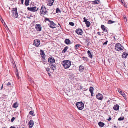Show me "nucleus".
<instances>
[{"label": "nucleus", "mask_w": 128, "mask_h": 128, "mask_svg": "<svg viewBox=\"0 0 128 128\" xmlns=\"http://www.w3.org/2000/svg\"><path fill=\"white\" fill-rule=\"evenodd\" d=\"M82 58L83 59V60H84V61H86V62L88 61V60L87 58L83 56Z\"/></svg>", "instance_id": "nucleus-36"}, {"label": "nucleus", "mask_w": 128, "mask_h": 128, "mask_svg": "<svg viewBox=\"0 0 128 128\" xmlns=\"http://www.w3.org/2000/svg\"><path fill=\"white\" fill-rule=\"evenodd\" d=\"M68 46H66L65 48H64V52L66 51L67 49L68 48Z\"/></svg>", "instance_id": "nucleus-43"}, {"label": "nucleus", "mask_w": 128, "mask_h": 128, "mask_svg": "<svg viewBox=\"0 0 128 128\" xmlns=\"http://www.w3.org/2000/svg\"><path fill=\"white\" fill-rule=\"evenodd\" d=\"M120 1L121 2L122 4H124V6L126 5V4L124 2V0H118Z\"/></svg>", "instance_id": "nucleus-38"}, {"label": "nucleus", "mask_w": 128, "mask_h": 128, "mask_svg": "<svg viewBox=\"0 0 128 128\" xmlns=\"http://www.w3.org/2000/svg\"><path fill=\"white\" fill-rule=\"evenodd\" d=\"M1 19H0V20L2 21V23H3V22H4V23L5 24V23L4 22V21L3 20V19L2 18H1Z\"/></svg>", "instance_id": "nucleus-49"}, {"label": "nucleus", "mask_w": 128, "mask_h": 128, "mask_svg": "<svg viewBox=\"0 0 128 128\" xmlns=\"http://www.w3.org/2000/svg\"><path fill=\"white\" fill-rule=\"evenodd\" d=\"M49 66L51 68V69H52L53 70H55L56 68V66L54 64H50Z\"/></svg>", "instance_id": "nucleus-16"}, {"label": "nucleus", "mask_w": 128, "mask_h": 128, "mask_svg": "<svg viewBox=\"0 0 128 128\" xmlns=\"http://www.w3.org/2000/svg\"><path fill=\"white\" fill-rule=\"evenodd\" d=\"M30 0H25V4L26 6H28L29 5V2Z\"/></svg>", "instance_id": "nucleus-30"}, {"label": "nucleus", "mask_w": 128, "mask_h": 128, "mask_svg": "<svg viewBox=\"0 0 128 128\" xmlns=\"http://www.w3.org/2000/svg\"><path fill=\"white\" fill-rule=\"evenodd\" d=\"M62 64L63 66L64 67V60L62 61Z\"/></svg>", "instance_id": "nucleus-51"}, {"label": "nucleus", "mask_w": 128, "mask_h": 128, "mask_svg": "<svg viewBox=\"0 0 128 128\" xmlns=\"http://www.w3.org/2000/svg\"><path fill=\"white\" fill-rule=\"evenodd\" d=\"M64 43L67 44H70V42L69 39H66L64 40Z\"/></svg>", "instance_id": "nucleus-18"}, {"label": "nucleus", "mask_w": 128, "mask_h": 128, "mask_svg": "<svg viewBox=\"0 0 128 128\" xmlns=\"http://www.w3.org/2000/svg\"><path fill=\"white\" fill-rule=\"evenodd\" d=\"M93 4H98L100 3V1L98 0H96L92 1Z\"/></svg>", "instance_id": "nucleus-22"}, {"label": "nucleus", "mask_w": 128, "mask_h": 128, "mask_svg": "<svg viewBox=\"0 0 128 128\" xmlns=\"http://www.w3.org/2000/svg\"><path fill=\"white\" fill-rule=\"evenodd\" d=\"M115 48L117 51H120L124 49V47L120 43H117L115 46Z\"/></svg>", "instance_id": "nucleus-1"}, {"label": "nucleus", "mask_w": 128, "mask_h": 128, "mask_svg": "<svg viewBox=\"0 0 128 128\" xmlns=\"http://www.w3.org/2000/svg\"><path fill=\"white\" fill-rule=\"evenodd\" d=\"M16 76H17V77L18 78V79H19V74H18V73H17L16 74Z\"/></svg>", "instance_id": "nucleus-50"}, {"label": "nucleus", "mask_w": 128, "mask_h": 128, "mask_svg": "<svg viewBox=\"0 0 128 128\" xmlns=\"http://www.w3.org/2000/svg\"><path fill=\"white\" fill-rule=\"evenodd\" d=\"M6 86L8 87H10L11 86V83L9 82L7 83L6 84H5Z\"/></svg>", "instance_id": "nucleus-25"}, {"label": "nucleus", "mask_w": 128, "mask_h": 128, "mask_svg": "<svg viewBox=\"0 0 128 128\" xmlns=\"http://www.w3.org/2000/svg\"><path fill=\"white\" fill-rule=\"evenodd\" d=\"M23 2H24V0H21V3L22 4H23Z\"/></svg>", "instance_id": "nucleus-53"}, {"label": "nucleus", "mask_w": 128, "mask_h": 128, "mask_svg": "<svg viewBox=\"0 0 128 128\" xmlns=\"http://www.w3.org/2000/svg\"><path fill=\"white\" fill-rule=\"evenodd\" d=\"M48 62L51 64H53L55 62V60L52 57H50L48 58Z\"/></svg>", "instance_id": "nucleus-12"}, {"label": "nucleus", "mask_w": 128, "mask_h": 128, "mask_svg": "<svg viewBox=\"0 0 128 128\" xmlns=\"http://www.w3.org/2000/svg\"><path fill=\"white\" fill-rule=\"evenodd\" d=\"M101 28L104 32H107V30L106 29V27L103 25H102L101 26Z\"/></svg>", "instance_id": "nucleus-17"}, {"label": "nucleus", "mask_w": 128, "mask_h": 128, "mask_svg": "<svg viewBox=\"0 0 128 128\" xmlns=\"http://www.w3.org/2000/svg\"><path fill=\"white\" fill-rule=\"evenodd\" d=\"M15 42H14V44H15Z\"/></svg>", "instance_id": "nucleus-62"}, {"label": "nucleus", "mask_w": 128, "mask_h": 128, "mask_svg": "<svg viewBox=\"0 0 128 128\" xmlns=\"http://www.w3.org/2000/svg\"><path fill=\"white\" fill-rule=\"evenodd\" d=\"M124 116L122 117H120L118 119V120H123L124 119Z\"/></svg>", "instance_id": "nucleus-37"}, {"label": "nucleus", "mask_w": 128, "mask_h": 128, "mask_svg": "<svg viewBox=\"0 0 128 128\" xmlns=\"http://www.w3.org/2000/svg\"><path fill=\"white\" fill-rule=\"evenodd\" d=\"M118 90L120 93L123 96L124 98L126 100V97L125 93L124 92H122L121 91H120V90Z\"/></svg>", "instance_id": "nucleus-14"}, {"label": "nucleus", "mask_w": 128, "mask_h": 128, "mask_svg": "<svg viewBox=\"0 0 128 128\" xmlns=\"http://www.w3.org/2000/svg\"><path fill=\"white\" fill-rule=\"evenodd\" d=\"M85 39L86 41L87 42L89 43L90 41V39L88 37H85Z\"/></svg>", "instance_id": "nucleus-26"}, {"label": "nucleus", "mask_w": 128, "mask_h": 128, "mask_svg": "<svg viewBox=\"0 0 128 128\" xmlns=\"http://www.w3.org/2000/svg\"><path fill=\"white\" fill-rule=\"evenodd\" d=\"M18 106V105L16 102L14 103L13 104L12 107L13 108H16Z\"/></svg>", "instance_id": "nucleus-29"}, {"label": "nucleus", "mask_w": 128, "mask_h": 128, "mask_svg": "<svg viewBox=\"0 0 128 128\" xmlns=\"http://www.w3.org/2000/svg\"><path fill=\"white\" fill-rule=\"evenodd\" d=\"M40 12L42 14H46V8L44 6H42L40 9Z\"/></svg>", "instance_id": "nucleus-4"}, {"label": "nucleus", "mask_w": 128, "mask_h": 128, "mask_svg": "<svg viewBox=\"0 0 128 128\" xmlns=\"http://www.w3.org/2000/svg\"><path fill=\"white\" fill-rule=\"evenodd\" d=\"M40 41L39 40H36L34 41V44L38 47L40 44Z\"/></svg>", "instance_id": "nucleus-8"}, {"label": "nucleus", "mask_w": 128, "mask_h": 128, "mask_svg": "<svg viewBox=\"0 0 128 128\" xmlns=\"http://www.w3.org/2000/svg\"><path fill=\"white\" fill-rule=\"evenodd\" d=\"M15 118H14V117L12 118L11 119V121H10L11 122H13L14 121V120H15Z\"/></svg>", "instance_id": "nucleus-41"}, {"label": "nucleus", "mask_w": 128, "mask_h": 128, "mask_svg": "<svg viewBox=\"0 0 128 128\" xmlns=\"http://www.w3.org/2000/svg\"><path fill=\"white\" fill-rule=\"evenodd\" d=\"M84 22H86L88 21H87V20L86 19L85 17H84L83 18Z\"/></svg>", "instance_id": "nucleus-46"}, {"label": "nucleus", "mask_w": 128, "mask_h": 128, "mask_svg": "<svg viewBox=\"0 0 128 128\" xmlns=\"http://www.w3.org/2000/svg\"><path fill=\"white\" fill-rule=\"evenodd\" d=\"M128 55V53L126 52H124L123 53L122 57L123 58L126 57Z\"/></svg>", "instance_id": "nucleus-23"}, {"label": "nucleus", "mask_w": 128, "mask_h": 128, "mask_svg": "<svg viewBox=\"0 0 128 128\" xmlns=\"http://www.w3.org/2000/svg\"><path fill=\"white\" fill-rule=\"evenodd\" d=\"M86 26L89 27L90 24V22L88 21L86 22H85Z\"/></svg>", "instance_id": "nucleus-28"}, {"label": "nucleus", "mask_w": 128, "mask_h": 128, "mask_svg": "<svg viewBox=\"0 0 128 128\" xmlns=\"http://www.w3.org/2000/svg\"><path fill=\"white\" fill-rule=\"evenodd\" d=\"M28 125L30 128H32L34 125V121L32 120H30L28 122Z\"/></svg>", "instance_id": "nucleus-13"}, {"label": "nucleus", "mask_w": 128, "mask_h": 128, "mask_svg": "<svg viewBox=\"0 0 128 128\" xmlns=\"http://www.w3.org/2000/svg\"><path fill=\"white\" fill-rule=\"evenodd\" d=\"M10 128H16L15 126H11Z\"/></svg>", "instance_id": "nucleus-55"}, {"label": "nucleus", "mask_w": 128, "mask_h": 128, "mask_svg": "<svg viewBox=\"0 0 128 128\" xmlns=\"http://www.w3.org/2000/svg\"><path fill=\"white\" fill-rule=\"evenodd\" d=\"M35 28L36 30L38 31H40L42 30L41 26L39 24H36L35 25Z\"/></svg>", "instance_id": "nucleus-9"}, {"label": "nucleus", "mask_w": 128, "mask_h": 128, "mask_svg": "<svg viewBox=\"0 0 128 128\" xmlns=\"http://www.w3.org/2000/svg\"><path fill=\"white\" fill-rule=\"evenodd\" d=\"M56 12L58 13H60V12L61 11L59 9L57 8L56 9Z\"/></svg>", "instance_id": "nucleus-35"}, {"label": "nucleus", "mask_w": 128, "mask_h": 128, "mask_svg": "<svg viewBox=\"0 0 128 128\" xmlns=\"http://www.w3.org/2000/svg\"><path fill=\"white\" fill-rule=\"evenodd\" d=\"M46 60L45 58H42V62H45V60Z\"/></svg>", "instance_id": "nucleus-45"}, {"label": "nucleus", "mask_w": 128, "mask_h": 128, "mask_svg": "<svg viewBox=\"0 0 128 128\" xmlns=\"http://www.w3.org/2000/svg\"><path fill=\"white\" fill-rule=\"evenodd\" d=\"M45 55H43V56H42V58H45V57H44V56Z\"/></svg>", "instance_id": "nucleus-52"}, {"label": "nucleus", "mask_w": 128, "mask_h": 128, "mask_svg": "<svg viewBox=\"0 0 128 128\" xmlns=\"http://www.w3.org/2000/svg\"><path fill=\"white\" fill-rule=\"evenodd\" d=\"M69 24L72 26H73L74 25V24L72 22H70L69 23Z\"/></svg>", "instance_id": "nucleus-40"}, {"label": "nucleus", "mask_w": 128, "mask_h": 128, "mask_svg": "<svg viewBox=\"0 0 128 128\" xmlns=\"http://www.w3.org/2000/svg\"><path fill=\"white\" fill-rule=\"evenodd\" d=\"M12 16L14 18L18 17V14L17 11V8L14 10L12 12Z\"/></svg>", "instance_id": "nucleus-5"}, {"label": "nucleus", "mask_w": 128, "mask_h": 128, "mask_svg": "<svg viewBox=\"0 0 128 128\" xmlns=\"http://www.w3.org/2000/svg\"><path fill=\"white\" fill-rule=\"evenodd\" d=\"M76 106L78 109L82 110L84 107V104L82 102H77Z\"/></svg>", "instance_id": "nucleus-2"}, {"label": "nucleus", "mask_w": 128, "mask_h": 128, "mask_svg": "<svg viewBox=\"0 0 128 128\" xmlns=\"http://www.w3.org/2000/svg\"><path fill=\"white\" fill-rule=\"evenodd\" d=\"M90 58H92V56L90 52V50H88L87 52Z\"/></svg>", "instance_id": "nucleus-27"}, {"label": "nucleus", "mask_w": 128, "mask_h": 128, "mask_svg": "<svg viewBox=\"0 0 128 128\" xmlns=\"http://www.w3.org/2000/svg\"><path fill=\"white\" fill-rule=\"evenodd\" d=\"M98 124L100 126L102 127L103 126L104 124L101 122H100L98 123Z\"/></svg>", "instance_id": "nucleus-24"}, {"label": "nucleus", "mask_w": 128, "mask_h": 128, "mask_svg": "<svg viewBox=\"0 0 128 128\" xmlns=\"http://www.w3.org/2000/svg\"><path fill=\"white\" fill-rule=\"evenodd\" d=\"M29 113L30 115L32 116H34L35 115V114H34V112L33 111L31 110L30 111Z\"/></svg>", "instance_id": "nucleus-31"}, {"label": "nucleus", "mask_w": 128, "mask_h": 128, "mask_svg": "<svg viewBox=\"0 0 128 128\" xmlns=\"http://www.w3.org/2000/svg\"><path fill=\"white\" fill-rule=\"evenodd\" d=\"M108 42V41L106 40V42H104V43L103 44V45H106Z\"/></svg>", "instance_id": "nucleus-42"}, {"label": "nucleus", "mask_w": 128, "mask_h": 128, "mask_svg": "<svg viewBox=\"0 0 128 128\" xmlns=\"http://www.w3.org/2000/svg\"><path fill=\"white\" fill-rule=\"evenodd\" d=\"M15 44H16V42L15 43Z\"/></svg>", "instance_id": "nucleus-61"}, {"label": "nucleus", "mask_w": 128, "mask_h": 128, "mask_svg": "<svg viewBox=\"0 0 128 128\" xmlns=\"http://www.w3.org/2000/svg\"><path fill=\"white\" fill-rule=\"evenodd\" d=\"M97 34H98V35L100 36L101 34H100V32H98L97 33Z\"/></svg>", "instance_id": "nucleus-54"}, {"label": "nucleus", "mask_w": 128, "mask_h": 128, "mask_svg": "<svg viewBox=\"0 0 128 128\" xmlns=\"http://www.w3.org/2000/svg\"><path fill=\"white\" fill-rule=\"evenodd\" d=\"M93 90L94 88L92 87H91L90 88L89 91L91 93V95L92 96H93Z\"/></svg>", "instance_id": "nucleus-20"}, {"label": "nucleus", "mask_w": 128, "mask_h": 128, "mask_svg": "<svg viewBox=\"0 0 128 128\" xmlns=\"http://www.w3.org/2000/svg\"><path fill=\"white\" fill-rule=\"evenodd\" d=\"M124 19V20H125V22H127V19L126 16H123Z\"/></svg>", "instance_id": "nucleus-39"}, {"label": "nucleus", "mask_w": 128, "mask_h": 128, "mask_svg": "<svg viewBox=\"0 0 128 128\" xmlns=\"http://www.w3.org/2000/svg\"><path fill=\"white\" fill-rule=\"evenodd\" d=\"M62 52H64V49L62 51Z\"/></svg>", "instance_id": "nucleus-57"}, {"label": "nucleus", "mask_w": 128, "mask_h": 128, "mask_svg": "<svg viewBox=\"0 0 128 128\" xmlns=\"http://www.w3.org/2000/svg\"><path fill=\"white\" fill-rule=\"evenodd\" d=\"M3 87V85L2 84V86L1 87V89H2V88Z\"/></svg>", "instance_id": "nucleus-56"}, {"label": "nucleus", "mask_w": 128, "mask_h": 128, "mask_svg": "<svg viewBox=\"0 0 128 128\" xmlns=\"http://www.w3.org/2000/svg\"><path fill=\"white\" fill-rule=\"evenodd\" d=\"M38 8H36V6L31 8L28 7L27 8V9L28 10L32 12H36L38 10Z\"/></svg>", "instance_id": "nucleus-6"}, {"label": "nucleus", "mask_w": 128, "mask_h": 128, "mask_svg": "<svg viewBox=\"0 0 128 128\" xmlns=\"http://www.w3.org/2000/svg\"><path fill=\"white\" fill-rule=\"evenodd\" d=\"M115 22L114 21H112L111 20H109L108 21L107 23L108 24H112Z\"/></svg>", "instance_id": "nucleus-32"}, {"label": "nucleus", "mask_w": 128, "mask_h": 128, "mask_svg": "<svg viewBox=\"0 0 128 128\" xmlns=\"http://www.w3.org/2000/svg\"><path fill=\"white\" fill-rule=\"evenodd\" d=\"M97 98L100 100H102L103 98L102 95L100 93L97 94L96 96Z\"/></svg>", "instance_id": "nucleus-11"}, {"label": "nucleus", "mask_w": 128, "mask_h": 128, "mask_svg": "<svg viewBox=\"0 0 128 128\" xmlns=\"http://www.w3.org/2000/svg\"><path fill=\"white\" fill-rule=\"evenodd\" d=\"M76 32L78 35H82V34L83 31L81 29L78 28L76 30Z\"/></svg>", "instance_id": "nucleus-10"}, {"label": "nucleus", "mask_w": 128, "mask_h": 128, "mask_svg": "<svg viewBox=\"0 0 128 128\" xmlns=\"http://www.w3.org/2000/svg\"><path fill=\"white\" fill-rule=\"evenodd\" d=\"M45 21H46V20H47V21H49V22H50L51 21H50V20L49 19V18H45Z\"/></svg>", "instance_id": "nucleus-44"}, {"label": "nucleus", "mask_w": 128, "mask_h": 128, "mask_svg": "<svg viewBox=\"0 0 128 128\" xmlns=\"http://www.w3.org/2000/svg\"><path fill=\"white\" fill-rule=\"evenodd\" d=\"M27 17L28 18H29V19H30V17Z\"/></svg>", "instance_id": "nucleus-58"}, {"label": "nucleus", "mask_w": 128, "mask_h": 128, "mask_svg": "<svg viewBox=\"0 0 128 128\" xmlns=\"http://www.w3.org/2000/svg\"><path fill=\"white\" fill-rule=\"evenodd\" d=\"M48 25L50 27L52 28H55L56 27V24L52 21L50 22L49 23Z\"/></svg>", "instance_id": "nucleus-7"}, {"label": "nucleus", "mask_w": 128, "mask_h": 128, "mask_svg": "<svg viewBox=\"0 0 128 128\" xmlns=\"http://www.w3.org/2000/svg\"><path fill=\"white\" fill-rule=\"evenodd\" d=\"M48 74L49 75V76H50V74Z\"/></svg>", "instance_id": "nucleus-60"}, {"label": "nucleus", "mask_w": 128, "mask_h": 128, "mask_svg": "<svg viewBox=\"0 0 128 128\" xmlns=\"http://www.w3.org/2000/svg\"><path fill=\"white\" fill-rule=\"evenodd\" d=\"M54 2V0H48V5L50 6H51L53 5V4Z\"/></svg>", "instance_id": "nucleus-15"}, {"label": "nucleus", "mask_w": 128, "mask_h": 128, "mask_svg": "<svg viewBox=\"0 0 128 128\" xmlns=\"http://www.w3.org/2000/svg\"><path fill=\"white\" fill-rule=\"evenodd\" d=\"M46 71L48 72L50 71V69L49 68H47L46 69Z\"/></svg>", "instance_id": "nucleus-48"}, {"label": "nucleus", "mask_w": 128, "mask_h": 128, "mask_svg": "<svg viewBox=\"0 0 128 128\" xmlns=\"http://www.w3.org/2000/svg\"><path fill=\"white\" fill-rule=\"evenodd\" d=\"M2 128H6V127H3Z\"/></svg>", "instance_id": "nucleus-59"}, {"label": "nucleus", "mask_w": 128, "mask_h": 128, "mask_svg": "<svg viewBox=\"0 0 128 128\" xmlns=\"http://www.w3.org/2000/svg\"><path fill=\"white\" fill-rule=\"evenodd\" d=\"M111 116H109L108 118L107 119H106V120H108V121H110L111 120Z\"/></svg>", "instance_id": "nucleus-47"}, {"label": "nucleus", "mask_w": 128, "mask_h": 128, "mask_svg": "<svg viewBox=\"0 0 128 128\" xmlns=\"http://www.w3.org/2000/svg\"><path fill=\"white\" fill-rule=\"evenodd\" d=\"M81 46V45L80 44H77L75 46L76 49V50L77 49H78V47L79 46Z\"/></svg>", "instance_id": "nucleus-34"}, {"label": "nucleus", "mask_w": 128, "mask_h": 128, "mask_svg": "<svg viewBox=\"0 0 128 128\" xmlns=\"http://www.w3.org/2000/svg\"><path fill=\"white\" fill-rule=\"evenodd\" d=\"M64 68H69L71 65V62L68 60H64Z\"/></svg>", "instance_id": "nucleus-3"}, {"label": "nucleus", "mask_w": 128, "mask_h": 128, "mask_svg": "<svg viewBox=\"0 0 128 128\" xmlns=\"http://www.w3.org/2000/svg\"><path fill=\"white\" fill-rule=\"evenodd\" d=\"M40 54L42 56L45 55V54L44 52V51L42 50H40Z\"/></svg>", "instance_id": "nucleus-33"}, {"label": "nucleus", "mask_w": 128, "mask_h": 128, "mask_svg": "<svg viewBox=\"0 0 128 128\" xmlns=\"http://www.w3.org/2000/svg\"><path fill=\"white\" fill-rule=\"evenodd\" d=\"M79 70L81 72H83L84 70V67L82 65H80L79 67Z\"/></svg>", "instance_id": "nucleus-21"}, {"label": "nucleus", "mask_w": 128, "mask_h": 128, "mask_svg": "<svg viewBox=\"0 0 128 128\" xmlns=\"http://www.w3.org/2000/svg\"><path fill=\"white\" fill-rule=\"evenodd\" d=\"M119 107V106L118 105L116 104L114 106L113 108L114 110H118Z\"/></svg>", "instance_id": "nucleus-19"}]
</instances>
